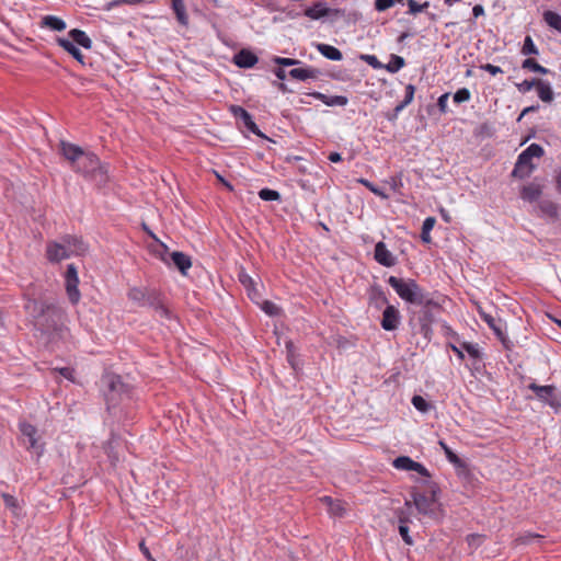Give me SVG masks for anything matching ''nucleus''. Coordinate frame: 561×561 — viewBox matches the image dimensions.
<instances>
[{"mask_svg":"<svg viewBox=\"0 0 561 561\" xmlns=\"http://www.w3.org/2000/svg\"><path fill=\"white\" fill-rule=\"evenodd\" d=\"M26 311L34 318L35 327L50 340L68 335L67 312L56 299H27Z\"/></svg>","mask_w":561,"mask_h":561,"instance_id":"obj_1","label":"nucleus"},{"mask_svg":"<svg viewBox=\"0 0 561 561\" xmlns=\"http://www.w3.org/2000/svg\"><path fill=\"white\" fill-rule=\"evenodd\" d=\"M127 297L137 307L151 308L160 318L171 320L172 312L165 306L159 290L150 287H133L128 290Z\"/></svg>","mask_w":561,"mask_h":561,"instance_id":"obj_2","label":"nucleus"},{"mask_svg":"<svg viewBox=\"0 0 561 561\" xmlns=\"http://www.w3.org/2000/svg\"><path fill=\"white\" fill-rule=\"evenodd\" d=\"M388 284L397 295L404 301L412 305H435L430 294L412 278H399L390 276Z\"/></svg>","mask_w":561,"mask_h":561,"instance_id":"obj_3","label":"nucleus"},{"mask_svg":"<svg viewBox=\"0 0 561 561\" xmlns=\"http://www.w3.org/2000/svg\"><path fill=\"white\" fill-rule=\"evenodd\" d=\"M73 171L82 174L99 187L104 186L108 182V165L102 163L98 156L91 151H85Z\"/></svg>","mask_w":561,"mask_h":561,"instance_id":"obj_4","label":"nucleus"},{"mask_svg":"<svg viewBox=\"0 0 561 561\" xmlns=\"http://www.w3.org/2000/svg\"><path fill=\"white\" fill-rule=\"evenodd\" d=\"M421 310L416 312H412V316L409 319V324L411 325L414 333L421 334L430 341L433 335L432 323L434 322V313L433 308H438L439 305L435 302V305H420Z\"/></svg>","mask_w":561,"mask_h":561,"instance_id":"obj_5","label":"nucleus"},{"mask_svg":"<svg viewBox=\"0 0 561 561\" xmlns=\"http://www.w3.org/2000/svg\"><path fill=\"white\" fill-rule=\"evenodd\" d=\"M19 428L23 437V445L27 449L34 450L37 455H42L43 445L38 444L36 427L27 422H21Z\"/></svg>","mask_w":561,"mask_h":561,"instance_id":"obj_6","label":"nucleus"},{"mask_svg":"<svg viewBox=\"0 0 561 561\" xmlns=\"http://www.w3.org/2000/svg\"><path fill=\"white\" fill-rule=\"evenodd\" d=\"M432 495L426 496L425 494L421 493H413V504L415 505L417 512L422 515H426L430 517H435L436 512L434 510V505L436 502V490L432 489Z\"/></svg>","mask_w":561,"mask_h":561,"instance_id":"obj_7","label":"nucleus"},{"mask_svg":"<svg viewBox=\"0 0 561 561\" xmlns=\"http://www.w3.org/2000/svg\"><path fill=\"white\" fill-rule=\"evenodd\" d=\"M230 111L232 113V115L241 121L244 125V127L251 131L252 134L259 136V137H262V138H267L261 130L260 128L257 127V125L254 123L251 114L245 110L243 108L242 106H239V105H232L230 107Z\"/></svg>","mask_w":561,"mask_h":561,"instance_id":"obj_8","label":"nucleus"},{"mask_svg":"<svg viewBox=\"0 0 561 561\" xmlns=\"http://www.w3.org/2000/svg\"><path fill=\"white\" fill-rule=\"evenodd\" d=\"M401 321V314L397 307L387 305L383 312L380 325L385 331H394L398 329Z\"/></svg>","mask_w":561,"mask_h":561,"instance_id":"obj_9","label":"nucleus"},{"mask_svg":"<svg viewBox=\"0 0 561 561\" xmlns=\"http://www.w3.org/2000/svg\"><path fill=\"white\" fill-rule=\"evenodd\" d=\"M104 382L108 388V392L105 393L107 403L115 404L116 396L125 391L126 386L117 375H107L104 378Z\"/></svg>","mask_w":561,"mask_h":561,"instance_id":"obj_10","label":"nucleus"},{"mask_svg":"<svg viewBox=\"0 0 561 561\" xmlns=\"http://www.w3.org/2000/svg\"><path fill=\"white\" fill-rule=\"evenodd\" d=\"M59 147L60 153L65 157V159H67L70 162L72 170L85 153V151L81 147L64 140L60 141Z\"/></svg>","mask_w":561,"mask_h":561,"instance_id":"obj_11","label":"nucleus"},{"mask_svg":"<svg viewBox=\"0 0 561 561\" xmlns=\"http://www.w3.org/2000/svg\"><path fill=\"white\" fill-rule=\"evenodd\" d=\"M69 256L83 255L88 251L87 243L79 237L67 234L61 238Z\"/></svg>","mask_w":561,"mask_h":561,"instance_id":"obj_12","label":"nucleus"},{"mask_svg":"<svg viewBox=\"0 0 561 561\" xmlns=\"http://www.w3.org/2000/svg\"><path fill=\"white\" fill-rule=\"evenodd\" d=\"M46 256L47 260L51 263H59L60 261L70 257L62 241L48 242L46 247Z\"/></svg>","mask_w":561,"mask_h":561,"instance_id":"obj_13","label":"nucleus"},{"mask_svg":"<svg viewBox=\"0 0 561 561\" xmlns=\"http://www.w3.org/2000/svg\"><path fill=\"white\" fill-rule=\"evenodd\" d=\"M374 259L382 266L391 267L397 263L396 256L387 249L385 242L379 241L375 245Z\"/></svg>","mask_w":561,"mask_h":561,"instance_id":"obj_14","label":"nucleus"},{"mask_svg":"<svg viewBox=\"0 0 561 561\" xmlns=\"http://www.w3.org/2000/svg\"><path fill=\"white\" fill-rule=\"evenodd\" d=\"M533 159L524 158V153L522 152L517 161L515 163V167L512 171V176L518 178V179H525L528 178L531 172L535 170V164L531 161Z\"/></svg>","mask_w":561,"mask_h":561,"instance_id":"obj_15","label":"nucleus"},{"mask_svg":"<svg viewBox=\"0 0 561 561\" xmlns=\"http://www.w3.org/2000/svg\"><path fill=\"white\" fill-rule=\"evenodd\" d=\"M528 388L534 391L537 398L549 405H554V397H556V387L552 385L539 386L535 382H531Z\"/></svg>","mask_w":561,"mask_h":561,"instance_id":"obj_16","label":"nucleus"},{"mask_svg":"<svg viewBox=\"0 0 561 561\" xmlns=\"http://www.w3.org/2000/svg\"><path fill=\"white\" fill-rule=\"evenodd\" d=\"M171 10L175 15L176 22L180 26L187 28L190 26V18L186 10L185 0H171Z\"/></svg>","mask_w":561,"mask_h":561,"instance_id":"obj_17","label":"nucleus"},{"mask_svg":"<svg viewBox=\"0 0 561 561\" xmlns=\"http://www.w3.org/2000/svg\"><path fill=\"white\" fill-rule=\"evenodd\" d=\"M542 194V185L536 181H533L523 186L520 191V198L528 203L538 202Z\"/></svg>","mask_w":561,"mask_h":561,"instance_id":"obj_18","label":"nucleus"},{"mask_svg":"<svg viewBox=\"0 0 561 561\" xmlns=\"http://www.w3.org/2000/svg\"><path fill=\"white\" fill-rule=\"evenodd\" d=\"M257 57L255 54L248 49H241L239 53H237L233 57V62L239 68H252L257 62Z\"/></svg>","mask_w":561,"mask_h":561,"instance_id":"obj_19","label":"nucleus"},{"mask_svg":"<svg viewBox=\"0 0 561 561\" xmlns=\"http://www.w3.org/2000/svg\"><path fill=\"white\" fill-rule=\"evenodd\" d=\"M310 95L328 106H345L348 103V99L344 95H327L321 92H312Z\"/></svg>","mask_w":561,"mask_h":561,"instance_id":"obj_20","label":"nucleus"},{"mask_svg":"<svg viewBox=\"0 0 561 561\" xmlns=\"http://www.w3.org/2000/svg\"><path fill=\"white\" fill-rule=\"evenodd\" d=\"M170 257V261L178 267V270L185 275L186 272L192 266V261L188 255L183 252L174 251L172 253H167Z\"/></svg>","mask_w":561,"mask_h":561,"instance_id":"obj_21","label":"nucleus"},{"mask_svg":"<svg viewBox=\"0 0 561 561\" xmlns=\"http://www.w3.org/2000/svg\"><path fill=\"white\" fill-rule=\"evenodd\" d=\"M320 70L306 67V68H293L289 70L288 76L299 81H306L308 79H317L320 76Z\"/></svg>","mask_w":561,"mask_h":561,"instance_id":"obj_22","label":"nucleus"},{"mask_svg":"<svg viewBox=\"0 0 561 561\" xmlns=\"http://www.w3.org/2000/svg\"><path fill=\"white\" fill-rule=\"evenodd\" d=\"M69 38L73 44L80 45L81 47L85 49H90L92 47V41L87 35L84 31H81L79 28H73L69 33Z\"/></svg>","mask_w":561,"mask_h":561,"instance_id":"obj_23","label":"nucleus"},{"mask_svg":"<svg viewBox=\"0 0 561 561\" xmlns=\"http://www.w3.org/2000/svg\"><path fill=\"white\" fill-rule=\"evenodd\" d=\"M78 285L79 278H65L66 293L72 305H77L81 297Z\"/></svg>","mask_w":561,"mask_h":561,"instance_id":"obj_24","label":"nucleus"},{"mask_svg":"<svg viewBox=\"0 0 561 561\" xmlns=\"http://www.w3.org/2000/svg\"><path fill=\"white\" fill-rule=\"evenodd\" d=\"M305 15L312 20H319L329 15V9L323 1H318L305 10Z\"/></svg>","mask_w":561,"mask_h":561,"instance_id":"obj_25","label":"nucleus"},{"mask_svg":"<svg viewBox=\"0 0 561 561\" xmlns=\"http://www.w3.org/2000/svg\"><path fill=\"white\" fill-rule=\"evenodd\" d=\"M57 43L61 46L66 51H68L77 61L80 64H84L83 55L81 50L68 38H58Z\"/></svg>","mask_w":561,"mask_h":561,"instance_id":"obj_26","label":"nucleus"},{"mask_svg":"<svg viewBox=\"0 0 561 561\" xmlns=\"http://www.w3.org/2000/svg\"><path fill=\"white\" fill-rule=\"evenodd\" d=\"M537 207L542 216H546L549 218L558 217L559 207L554 202H552L550 199L539 201Z\"/></svg>","mask_w":561,"mask_h":561,"instance_id":"obj_27","label":"nucleus"},{"mask_svg":"<svg viewBox=\"0 0 561 561\" xmlns=\"http://www.w3.org/2000/svg\"><path fill=\"white\" fill-rule=\"evenodd\" d=\"M317 48L322 56H324L325 58H328L330 60L339 61L343 58L341 50L332 45L318 44Z\"/></svg>","mask_w":561,"mask_h":561,"instance_id":"obj_28","label":"nucleus"},{"mask_svg":"<svg viewBox=\"0 0 561 561\" xmlns=\"http://www.w3.org/2000/svg\"><path fill=\"white\" fill-rule=\"evenodd\" d=\"M536 89L538 96L542 102L550 103L553 100L554 94L551 85L548 82L539 79Z\"/></svg>","mask_w":561,"mask_h":561,"instance_id":"obj_29","label":"nucleus"},{"mask_svg":"<svg viewBox=\"0 0 561 561\" xmlns=\"http://www.w3.org/2000/svg\"><path fill=\"white\" fill-rule=\"evenodd\" d=\"M42 25L53 31L61 32L66 28V22L55 15H45L42 19Z\"/></svg>","mask_w":561,"mask_h":561,"instance_id":"obj_30","label":"nucleus"},{"mask_svg":"<svg viewBox=\"0 0 561 561\" xmlns=\"http://www.w3.org/2000/svg\"><path fill=\"white\" fill-rule=\"evenodd\" d=\"M543 21L547 25L561 34V15L553 11H545L542 14Z\"/></svg>","mask_w":561,"mask_h":561,"instance_id":"obj_31","label":"nucleus"},{"mask_svg":"<svg viewBox=\"0 0 561 561\" xmlns=\"http://www.w3.org/2000/svg\"><path fill=\"white\" fill-rule=\"evenodd\" d=\"M404 66H405L404 58L392 54L390 56V61L387 65H383V69H386L390 73H396Z\"/></svg>","mask_w":561,"mask_h":561,"instance_id":"obj_32","label":"nucleus"},{"mask_svg":"<svg viewBox=\"0 0 561 561\" xmlns=\"http://www.w3.org/2000/svg\"><path fill=\"white\" fill-rule=\"evenodd\" d=\"M438 445L444 450L447 460L456 467H463V461L451 450V448L444 442L439 440Z\"/></svg>","mask_w":561,"mask_h":561,"instance_id":"obj_33","label":"nucleus"},{"mask_svg":"<svg viewBox=\"0 0 561 561\" xmlns=\"http://www.w3.org/2000/svg\"><path fill=\"white\" fill-rule=\"evenodd\" d=\"M323 500L328 503L329 512L333 516H343L345 513L344 504L339 500H332L329 496H324Z\"/></svg>","mask_w":561,"mask_h":561,"instance_id":"obj_34","label":"nucleus"},{"mask_svg":"<svg viewBox=\"0 0 561 561\" xmlns=\"http://www.w3.org/2000/svg\"><path fill=\"white\" fill-rule=\"evenodd\" d=\"M435 222L436 219L434 217H426L424 219L421 231V240L424 243H430L432 241L431 231L434 228Z\"/></svg>","mask_w":561,"mask_h":561,"instance_id":"obj_35","label":"nucleus"},{"mask_svg":"<svg viewBox=\"0 0 561 561\" xmlns=\"http://www.w3.org/2000/svg\"><path fill=\"white\" fill-rule=\"evenodd\" d=\"M408 517L403 516V514L399 515V534L402 537V540L409 545H413V539L409 534Z\"/></svg>","mask_w":561,"mask_h":561,"instance_id":"obj_36","label":"nucleus"},{"mask_svg":"<svg viewBox=\"0 0 561 561\" xmlns=\"http://www.w3.org/2000/svg\"><path fill=\"white\" fill-rule=\"evenodd\" d=\"M522 68L534 72H538L540 75H547L550 72L548 68H545L541 65H539L534 58L525 59L522 64Z\"/></svg>","mask_w":561,"mask_h":561,"instance_id":"obj_37","label":"nucleus"},{"mask_svg":"<svg viewBox=\"0 0 561 561\" xmlns=\"http://www.w3.org/2000/svg\"><path fill=\"white\" fill-rule=\"evenodd\" d=\"M370 301L376 308H381L382 306L388 305V298L380 288L373 289L370 294Z\"/></svg>","mask_w":561,"mask_h":561,"instance_id":"obj_38","label":"nucleus"},{"mask_svg":"<svg viewBox=\"0 0 561 561\" xmlns=\"http://www.w3.org/2000/svg\"><path fill=\"white\" fill-rule=\"evenodd\" d=\"M392 465L396 469L412 471L414 460L408 456H400L393 460Z\"/></svg>","mask_w":561,"mask_h":561,"instance_id":"obj_39","label":"nucleus"},{"mask_svg":"<svg viewBox=\"0 0 561 561\" xmlns=\"http://www.w3.org/2000/svg\"><path fill=\"white\" fill-rule=\"evenodd\" d=\"M411 402H412L413 407L422 413L428 412L432 408L431 403L427 402L422 396H419V394L413 396Z\"/></svg>","mask_w":561,"mask_h":561,"instance_id":"obj_40","label":"nucleus"},{"mask_svg":"<svg viewBox=\"0 0 561 561\" xmlns=\"http://www.w3.org/2000/svg\"><path fill=\"white\" fill-rule=\"evenodd\" d=\"M524 158H540L543 156L545 151L543 148L538 144H531L529 145L524 151Z\"/></svg>","mask_w":561,"mask_h":561,"instance_id":"obj_41","label":"nucleus"},{"mask_svg":"<svg viewBox=\"0 0 561 561\" xmlns=\"http://www.w3.org/2000/svg\"><path fill=\"white\" fill-rule=\"evenodd\" d=\"M522 54L525 56L539 54L537 46L535 45L531 36H529V35H527L524 39V45L522 47Z\"/></svg>","mask_w":561,"mask_h":561,"instance_id":"obj_42","label":"nucleus"},{"mask_svg":"<svg viewBox=\"0 0 561 561\" xmlns=\"http://www.w3.org/2000/svg\"><path fill=\"white\" fill-rule=\"evenodd\" d=\"M358 182L363 184L366 188H368L373 194L387 199L389 197L388 194L385 193V191L380 190L378 186H376L374 183L368 181L367 179H359Z\"/></svg>","mask_w":561,"mask_h":561,"instance_id":"obj_43","label":"nucleus"},{"mask_svg":"<svg viewBox=\"0 0 561 561\" xmlns=\"http://www.w3.org/2000/svg\"><path fill=\"white\" fill-rule=\"evenodd\" d=\"M259 197L265 202L280 201V194L277 191L271 188H262L259 192Z\"/></svg>","mask_w":561,"mask_h":561,"instance_id":"obj_44","label":"nucleus"},{"mask_svg":"<svg viewBox=\"0 0 561 561\" xmlns=\"http://www.w3.org/2000/svg\"><path fill=\"white\" fill-rule=\"evenodd\" d=\"M484 539L485 537L480 534H470L466 537V541L472 551L479 548L483 543Z\"/></svg>","mask_w":561,"mask_h":561,"instance_id":"obj_45","label":"nucleus"},{"mask_svg":"<svg viewBox=\"0 0 561 561\" xmlns=\"http://www.w3.org/2000/svg\"><path fill=\"white\" fill-rule=\"evenodd\" d=\"M359 59L368 64L374 69H383V64L375 55L362 54Z\"/></svg>","mask_w":561,"mask_h":561,"instance_id":"obj_46","label":"nucleus"},{"mask_svg":"<svg viewBox=\"0 0 561 561\" xmlns=\"http://www.w3.org/2000/svg\"><path fill=\"white\" fill-rule=\"evenodd\" d=\"M470 98H471V93H470L469 89L461 88L455 92L454 102L457 104H460L463 102H468L470 100Z\"/></svg>","mask_w":561,"mask_h":561,"instance_id":"obj_47","label":"nucleus"},{"mask_svg":"<svg viewBox=\"0 0 561 561\" xmlns=\"http://www.w3.org/2000/svg\"><path fill=\"white\" fill-rule=\"evenodd\" d=\"M273 61L276 65H278L279 67H291V66H297V65L302 64V61L299 59L286 58V57H274Z\"/></svg>","mask_w":561,"mask_h":561,"instance_id":"obj_48","label":"nucleus"},{"mask_svg":"<svg viewBox=\"0 0 561 561\" xmlns=\"http://www.w3.org/2000/svg\"><path fill=\"white\" fill-rule=\"evenodd\" d=\"M538 81L539 79L524 80L520 83H516V88L520 93H527L537 87Z\"/></svg>","mask_w":561,"mask_h":561,"instance_id":"obj_49","label":"nucleus"},{"mask_svg":"<svg viewBox=\"0 0 561 561\" xmlns=\"http://www.w3.org/2000/svg\"><path fill=\"white\" fill-rule=\"evenodd\" d=\"M466 352L473 359H481L482 358V352L480 350L479 344H477V343H470V345H466Z\"/></svg>","mask_w":561,"mask_h":561,"instance_id":"obj_50","label":"nucleus"},{"mask_svg":"<svg viewBox=\"0 0 561 561\" xmlns=\"http://www.w3.org/2000/svg\"><path fill=\"white\" fill-rule=\"evenodd\" d=\"M2 499H3V502H4V505L14 511V510H18L19 508V503H18V500L11 495V494H8V493H3L2 494Z\"/></svg>","mask_w":561,"mask_h":561,"instance_id":"obj_51","label":"nucleus"},{"mask_svg":"<svg viewBox=\"0 0 561 561\" xmlns=\"http://www.w3.org/2000/svg\"><path fill=\"white\" fill-rule=\"evenodd\" d=\"M262 310L268 316H275L278 313L279 308L274 302L265 300L262 304Z\"/></svg>","mask_w":561,"mask_h":561,"instance_id":"obj_52","label":"nucleus"},{"mask_svg":"<svg viewBox=\"0 0 561 561\" xmlns=\"http://www.w3.org/2000/svg\"><path fill=\"white\" fill-rule=\"evenodd\" d=\"M414 93H415V87L413 84H408L405 87V95H404V99L403 101H401V103L404 105V106H408L414 99Z\"/></svg>","mask_w":561,"mask_h":561,"instance_id":"obj_53","label":"nucleus"},{"mask_svg":"<svg viewBox=\"0 0 561 561\" xmlns=\"http://www.w3.org/2000/svg\"><path fill=\"white\" fill-rule=\"evenodd\" d=\"M442 331H443V334L449 339H451L453 341H456V342H459V335L457 332H455L453 330V328L450 325H448L447 323H444L442 325Z\"/></svg>","mask_w":561,"mask_h":561,"instance_id":"obj_54","label":"nucleus"},{"mask_svg":"<svg viewBox=\"0 0 561 561\" xmlns=\"http://www.w3.org/2000/svg\"><path fill=\"white\" fill-rule=\"evenodd\" d=\"M481 317L496 334H501V329L496 325L495 319L492 316L481 313Z\"/></svg>","mask_w":561,"mask_h":561,"instance_id":"obj_55","label":"nucleus"},{"mask_svg":"<svg viewBox=\"0 0 561 561\" xmlns=\"http://www.w3.org/2000/svg\"><path fill=\"white\" fill-rule=\"evenodd\" d=\"M393 5V0H376L375 9L379 12L386 11Z\"/></svg>","mask_w":561,"mask_h":561,"instance_id":"obj_56","label":"nucleus"},{"mask_svg":"<svg viewBox=\"0 0 561 561\" xmlns=\"http://www.w3.org/2000/svg\"><path fill=\"white\" fill-rule=\"evenodd\" d=\"M408 3V14L416 15L417 13L422 12V7H420V3H417L415 0H407Z\"/></svg>","mask_w":561,"mask_h":561,"instance_id":"obj_57","label":"nucleus"},{"mask_svg":"<svg viewBox=\"0 0 561 561\" xmlns=\"http://www.w3.org/2000/svg\"><path fill=\"white\" fill-rule=\"evenodd\" d=\"M448 99H449V93H444L437 100V106L442 113H447Z\"/></svg>","mask_w":561,"mask_h":561,"instance_id":"obj_58","label":"nucleus"},{"mask_svg":"<svg viewBox=\"0 0 561 561\" xmlns=\"http://www.w3.org/2000/svg\"><path fill=\"white\" fill-rule=\"evenodd\" d=\"M458 342L456 341H451V342H448L447 346L457 355V357L460 359V360H463L465 359V353L462 352V350L458 346L457 344Z\"/></svg>","mask_w":561,"mask_h":561,"instance_id":"obj_59","label":"nucleus"},{"mask_svg":"<svg viewBox=\"0 0 561 561\" xmlns=\"http://www.w3.org/2000/svg\"><path fill=\"white\" fill-rule=\"evenodd\" d=\"M412 471H415V472H417L421 476L426 477V478L430 477L428 470L422 463L416 462V461H414V466L412 468Z\"/></svg>","mask_w":561,"mask_h":561,"instance_id":"obj_60","label":"nucleus"},{"mask_svg":"<svg viewBox=\"0 0 561 561\" xmlns=\"http://www.w3.org/2000/svg\"><path fill=\"white\" fill-rule=\"evenodd\" d=\"M65 278H79L78 271L75 264H68L65 273Z\"/></svg>","mask_w":561,"mask_h":561,"instance_id":"obj_61","label":"nucleus"},{"mask_svg":"<svg viewBox=\"0 0 561 561\" xmlns=\"http://www.w3.org/2000/svg\"><path fill=\"white\" fill-rule=\"evenodd\" d=\"M482 68L485 71H488L489 73H491L492 76H495L497 73H503V70L499 66H495V65H492V64H486Z\"/></svg>","mask_w":561,"mask_h":561,"instance_id":"obj_62","label":"nucleus"},{"mask_svg":"<svg viewBox=\"0 0 561 561\" xmlns=\"http://www.w3.org/2000/svg\"><path fill=\"white\" fill-rule=\"evenodd\" d=\"M239 279L248 289H250V286L253 285L252 278L245 273H241L239 275Z\"/></svg>","mask_w":561,"mask_h":561,"instance_id":"obj_63","label":"nucleus"},{"mask_svg":"<svg viewBox=\"0 0 561 561\" xmlns=\"http://www.w3.org/2000/svg\"><path fill=\"white\" fill-rule=\"evenodd\" d=\"M58 371L66 379H69V380L73 379V369H71L69 367H62V368H59Z\"/></svg>","mask_w":561,"mask_h":561,"instance_id":"obj_64","label":"nucleus"}]
</instances>
